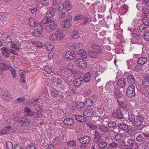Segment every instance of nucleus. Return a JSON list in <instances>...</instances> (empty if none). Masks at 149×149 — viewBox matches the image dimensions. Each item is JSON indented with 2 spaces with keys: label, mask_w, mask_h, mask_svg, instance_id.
Wrapping results in <instances>:
<instances>
[{
  "label": "nucleus",
  "mask_w": 149,
  "mask_h": 149,
  "mask_svg": "<svg viewBox=\"0 0 149 149\" xmlns=\"http://www.w3.org/2000/svg\"><path fill=\"white\" fill-rule=\"evenodd\" d=\"M92 51L89 50L88 52V55L93 58L100 57L102 53V48L100 45L98 44H93L91 46Z\"/></svg>",
  "instance_id": "1"
},
{
  "label": "nucleus",
  "mask_w": 149,
  "mask_h": 149,
  "mask_svg": "<svg viewBox=\"0 0 149 149\" xmlns=\"http://www.w3.org/2000/svg\"><path fill=\"white\" fill-rule=\"evenodd\" d=\"M65 37V34H64L60 29H57L55 33L51 34L49 39L52 41L57 40L62 43L64 42L63 39Z\"/></svg>",
  "instance_id": "2"
},
{
  "label": "nucleus",
  "mask_w": 149,
  "mask_h": 149,
  "mask_svg": "<svg viewBox=\"0 0 149 149\" xmlns=\"http://www.w3.org/2000/svg\"><path fill=\"white\" fill-rule=\"evenodd\" d=\"M72 17L69 15H67L66 18L62 22L64 24V25L62 28V30L65 33H68L69 31L68 28L71 25V20Z\"/></svg>",
  "instance_id": "3"
},
{
  "label": "nucleus",
  "mask_w": 149,
  "mask_h": 149,
  "mask_svg": "<svg viewBox=\"0 0 149 149\" xmlns=\"http://www.w3.org/2000/svg\"><path fill=\"white\" fill-rule=\"evenodd\" d=\"M144 117L141 115L138 114L136 117L135 120L133 125L135 126L139 127L138 130H141L143 128L142 126H141L143 124Z\"/></svg>",
  "instance_id": "4"
},
{
  "label": "nucleus",
  "mask_w": 149,
  "mask_h": 149,
  "mask_svg": "<svg viewBox=\"0 0 149 149\" xmlns=\"http://www.w3.org/2000/svg\"><path fill=\"white\" fill-rule=\"evenodd\" d=\"M42 31L41 26L39 23H37L34 27V29L32 31V34L35 36L40 37L41 35V32Z\"/></svg>",
  "instance_id": "5"
},
{
  "label": "nucleus",
  "mask_w": 149,
  "mask_h": 149,
  "mask_svg": "<svg viewBox=\"0 0 149 149\" xmlns=\"http://www.w3.org/2000/svg\"><path fill=\"white\" fill-rule=\"evenodd\" d=\"M135 85H129L126 91L127 95L128 96L132 97L135 96Z\"/></svg>",
  "instance_id": "6"
},
{
  "label": "nucleus",
  "mask_w": 149,
  "mask_h": 149,
  "mask_svg": "<svg viewBox=\"0 0 149 149\" xmlns=\"http://www.w3.org/2000/svg\"><path fill=\"white\" fill-rule=\"evenodd\" d=\"M99 127V132L102 134H104L105 132L109 133L110 134L115 133V132L113 130L110 131L109 128L104 125H100Z\"/></svg>",
  "instance_id": "7"
},
{
  "label": "nucleus",
  "mask_w": 149,
  "mask_h": 149,
  "mask_svg": "<svg viewBox=\"0 0 149 149\" xmlns=\"http://www.w3.org/2000/svg\"><path fill=\"white\" fill-rule=\"evenodd\" d=\"M24 111L25 112H26L27 114L29 116H34L36 118H39L40 116V113L38 110H36V112L34 113L29 108H26L24 109Z\"/></svg>",
  "instance_id": "8"
},
{
  "label": "nucleus",
  "mask_w": 149,
  "mask_h": 149,
  "mask_svg": "<svg viewBox=\"0 0 149 149\" xmlns=\"http://www.w3.org/2000/svg\"><path fill=\"white\" fill-rule=\"evenodd\" d=\"M113 117L117 119H121L123 118V116L119 108H116L113 111L112 113Z\"/></svg>",
  "instance_id": "9"
},
{
  "label": "nucleus",
  "mask_w": 149,
  "mask_h": 149,
  "mask_svg": "<svg viewBox=\"0 0 149 149\" xmlns=\"http://www.w3.org/2000/svg\"><path fill=\"white\" fill-rule=\"evenodd\" d=\"M127 142L129 144L131 149H137L138 148V143L132 139H128Z\"/></svg>",
  "instance_id": "10"
},
{
  "label": "nucleus",
  "mask_w": 149,
  "mask_h": 149,
  "mask_svg": "<svg viewBox=\"0 0 149 149\" xmlns=\"http://www.w3.org/2000/svg\"><path fill=\"white\" fill-rule=\"evenodd\" d=\"M18 122L23 126H27L29 125V121L26 116H24L19 119Z\"/></svg>",
  "instance_id": "11"
},
{
  "label": "nucleus",
  "mask_w": 149,
  "mask_h": 149,
  "mask_svg": "<svg viewBox=\"0 0 149 149\" xmlns=\"http://www.w3.org/2000/svg\"><path fill=\"white\" fill-rule=\"evenodd\" d=\"M79 140L81 143L86 144H88L91 142V139L89 136H87L79 138Z\"/></svg>",
  "instance_id": "12"
},
{
  "label": "nucleus",
  "mask_w": 149,
  "mask_h": 149,
  "mask_svg": "<svg viewBox=\"0 0 149 149\" xmlns=\"http://www.w3.org/2000/svg\"><path fill=\"white\" fill-rule=\"evenodd\" d=\"M83 115L87 117H91L94 114L93 111L90 109H87L85 110L83 112Z\"/></svg>",
  "instance_id": "13"
},
{
  "label": "nucleus",
  "mask_w": 149,
  "mask_h": 149,
  "mask_svg": "<svg viewBox=\"0 0 149 149\" xmlns=\"http://www.w3.org/2000/svg\"><path fill=\"white\" fill-rule=\"evenodd\" d=\"M5 40L8 47H13V42L12 41L10 36H6L4 37Z\"/></svg>",
  "instance_id": "14"
},
{
  "label": "nucleus",
  "mask_w": 149,
  "mask_h": 149,
  "mask_svg": "<svg viewBox=\"0 0 149 149\" xmlns=\"http://www.w3.org/2000/svg\"><path fill=\"white\" fill-rule=\"evenodd\" d=\"M127 81L129 85L132 84L133 85H135V79L132 75L130 74L127 76Z\"/></svg>",
  "instance_id": "15"
},
{
  "label": "nucleus",
  "mask_w": 149,
  "mask_h": 149,
  "mask_svg": "<svg viewBox=\"0 0 149 149\" xmlns=\"http://www.w3.org/2000/svg\"><path fill=\"white\" fill-rule=\"evenodd\" d=\"M65 57L67 59L72 60L75 58V55L74 52L71 51L67 52L65 55Z\"/></svg>",
  "instance_id": "16"
},
{
  "label": "nucleus",
  "mask_w": 149,
  "mask_h": 149,
  "mask_svg": "<svg viewBox=\"0 0 149 149\" xmlns=\"http://www.w3.org/2000/svg\"><path fill=\"white\" fill-rule=\"evenodd\" d=\"M131 34L133 38L138 39L140 38V33L137 29H134Z\"/></svg>",
  "instance_id": "17"
},
{
  "label": "nucleus",
  "mask_w": 149,
  "mask_h": 149,
  "mask_svg": "<svg viewBox=\"0 0 149 149\" xmlns=\"http://www.w3.org/2000/svg\"><path fill=\"white\" fill-rule=\"evenodd\" d=\"M114 93L117 99H120L123 97L122 92L120 91V89L118 88H115Z\"/></svg>",
  "instance_id": "18"
},
{
  "label": "nucleus",
  "mask_w": 149,
  "mask_h": 149,
  "mask_svg": "<svg viewBox=\"0 0 149 149\" xmlns=\"http://www.w3.org/2000/svg\"><path fill=\"white\" fill-rule=\"evenodd\" d=\"M56 9L52 7H50L48 9V10L46 14L47 15H49L50 17H53L55 15V12Z\"/></svg>",
  "instance_id": "19"
},
{
  "label": "nucleus",
  "mask_w": 149,
  "mask_h": 149,
  "mask_svg": "<svg viewBox=\"0 0 149 149\" xmlns=\"http://www.w3.org/2000/svg\"><path fill=\"white\" fill-rule=\"evenodd\" d=\"M117 102L118 105L122 109H125L127 107V104L126 101H121L119 100H117Z\"/></svg>",
  "instance_id": "20"
},
{
  "label": "nucleus",
  "mask_w": 149,
  "mask_h": 149,
  "mask_svg": "<svg viewBox=\"0 0 149 149\" xmlns=\"http://www.w3.org/2000/svg\"><path fill=\"white\" fill-rule=\"evenodd\" d=\"M29 72V71L28 70L26 71L21 70L20 71V80L21 82H24L25 81L26 78L25 76L26 74L27 73H28Z\"/></svg>",
  "instance_id": "21"
},
{
  "label": "nucleus",
  "mask_w": 149,
  "mask_h": 149,
  "mask_svg": "<svg viewBox=\"0 0 149 149\" xmlns=\"http://www.w3.org/2000/svg\"><path fill=\"white\" fill-rule=\"evenodd\" d=\"M109 140L108 139H106L104 141L101 140L99 142L97 146L100 148H104L107 146V143H109Z\"/></svg>",
  "instance_id": "22"
},
{
  "label": "nucleus",
  "mask_w": 149,
  "mask_h": 149,
  "mask_svg": "<svg viewBox=\"0 0 149 149\" xmlns=\"http://www.w3.org/2000/svg\"><path fill=\"white\" fill-rule=\"evenodd\" d=\"M117 84V85L121 88L125 87L126 84L125 79L123 78H120L118 81Z\"/></svg>",
  "instance_id": "23"
},
{
  "label": "nucleus",
  "mask_w": 149,
  "mask_h": 149,
  "mask_svg": "<svg viewBox=\"0 0 149 149\" xmlns=\"http://www.w3.org/2000/svg\"><path fill=\"white\" fill-rule=\"evenodd\" d=\"M148 61L147 59L144 57H141L139 58L137 61V63L138 64L143 65Z\"/></svg>",
  "instance_id": "24"
},
{
  "label": "nucleus",
  "mask_w": 149,
  "mask_h": 149,
  "mask_svg": "<svg viewBox=\"0 0 149 149\" xmlns=\"http://www.w3.org/2000/svg\"><path fill=\"white\" fill-rule=\"evenodd\" d=\"M74 121L73 119L71 118H68L64 120L63 123L66 125H70L73 123Z\"/></svg>",
  "instance_id": "25"
},
{
  "label": "nucleus",
  "mask_w": 149,
  "mask_h": 149,
  "mask_svg": "<svg viewBox=\"0 0 149 149\" xmlns=\"http://www.w3.org/2000/svg\"><path fill=\"white\" fill-rule=\"evenodd\" d=\"M53 82L55 85L58 86L61 85L62 81L60 78L54 77L53 78Z\"/></svg>",
  "instance_id": "26"
},
{
  "label": "nucleus",
  "mask_w": 149,
  "mask_h": 149,
  "mask_svg": "<svg viewBox=\"0 0 149 149\" xmlns=\"http://www.w3.org/2000/svg\"><path fill=\"white\" fill-rule=\"evenodd\" d=\"M11 67V65L10 64L6 65L2 63H0V70H6L9 69Z\"/></svg>",
  "instance_id": "27"
},
{
  "label": "nucleus",
  "mask_w": 149,
  "mask_h": 149,
  "mask_svg": "<svg viewBox=\"0 0 149 149\" xmlns=\"http://www.w3.org/2000/svg\"><path fill=\"white\" fill-rule=\"evenodd\" d=\"M2 53L3 55L5 58L8 57L10 54V52L9 50L7 49L6 47L2 48Z\"/></svg>",
  "instance_id": "28"
},
{
  "label": "nucleus",
  "mask_w": 149,
  "mask_h": 149,
  "mask_svg": "<svg viewBox=\"0 0 149 149\" xmlns=\"http://www.w3.org/2000/svg\"><path fill=\"white\" fill-rule=\"evenodd\" d=\"M76 106L79 111H81L84 108V104L83 102H78L76 103Z\"/></svg>",
  "instance_id": "29"
},
{
  "label": "nucleus",
  "mask_w": 149,
  "mask_h": 149,
  "mask_svg": "<svg viewBox=\"0 0 149 149\" xmlns=\"http://www.w3.org/2000/svg\"><path fill=\"white\" fill-rule=\"evenodd\" d=\"M83 79L82 78H79L75 80L74 83V85L77 87L81 85L83 82Z\"/></svg>",
  "instance_id": "30"
},
{
  "label": "nucleus",
  "mask_w": 149,
  "mask_h": 149,
  "mask_svg": "<svg viewBox=\"0 0 149 149\" xmlns=\"http://www.w3.org/2000/svg\"><path fill=\"white\" fill-rule=\"evenodd\" d=\"M75 118L78 121L80 122H85L86 121V119L84 116L79 115H76Z\"/></svg>",
  "instance_id": "31"
},
{
  "label": "nucleus",
  "mask_w": 149,
  "mask_h": 149,
  "mask_svg": "<svg viewBox=\"0 0 149 149\" xmlns=\"http://www.w3.org/2000/svg\"><path fill=\"white\" fill-rule=\"evenodd\" d=\"M78 54L81 57L86 58L87 57V54L86 52L83 49H80L78 52Z\"/></svg>",
  "instance_id": "32"
},
{
  "label": "nucleus",
  "mask_w": 149,
  "mask_h": 149,
  "mask_svg": "<svg viewBox=\"0 0 149 149\" xmlns=\"http://www.w3.org/2000/svg\"><path fill=\"white\" fill-rule=\"evenodd\" d=\"M58 91L55 88L53 89L51 92V95L54 97H56L58 96Z\"/></svg>",
  "instance_id": "33"
},
{
  "label": "nucleus",
  "mask_w": 149,
  "mask_h": 149,
  "mask_svg": "<svg viewBox=\"0 0 149 149\" xmlns=\"http://www.w3.org/2000/svg\"><path fill=\"white\" fill-rule=\"evenodd\" d=\"M91 74L89 72H87L85 75L84 78V81L85 82H88L90 80L91 78Z\"/></svg>",
  "instance_id": "34"
},
{
  "label": "nucleus",
  "mask_w": 149,
  "mask_h": 149,
  "mask_svg": "<svg viewBox=\"0 0 149 149\" xmlns=\"http://www.w3.org/2000/svg\"><path fill=\"white\" fill-rule=\"evenodd\" d=\"M57 26V24L54 23L52 24L48 25L47 26V28L52 31H53L56 29Z\"/></svg>",
  "instance_id": "35"
},
{
  "label": "nucleus",
  "mask_w": 149,
  "mask_h": 149,
  "mask_svg": "<svg viewBox=\"0 0 149 149\" xmlns=\"http://www.w3.org/2000/svg\"><path fill=\"white\" fill-rule=\"evenodd\" d=\"M142 84L147 86H149V79L148 77H146L142 80Z\"/></svg>",
  "instance_id": "36"
},
{
  "label": "nucleus",
  "mask_w": 149,
  "mask_h": 149,
  "mask_svg": "<svg viewBox=\"0 0 149 149\" xmlns=\"http://www.w3.org/2000/svg\"><path fill=\"white\" fill-rule=\"evenodd\" d=\"M128 125L125 123H118V127L122 130H125L128 128Z\"/></svg>",
  "instance_id": "37"
},
{
  "label": "nucleus",
  "mask_w": 149,
  "mask_h": 149,
  "mask_svg": "<svg viewBox=\"0 0 149 149\" xmlns=\"http://www.w3.org/2000/svg\"><path fill=\"white\" fill-rule=\"evenodd\" d=\"M84 18V16L78 14L74 17L73 20L74 21L82 20Z\"/></svg>",
  "instance_id": "38"
},
{
  "label": "nucleus",
  "mask_w": 149,
  "mask_h": 149,
  "mask_svg": "<svg viewBox=\"0 0 149 149\" xmlns=\"http://www.w3.org/2000/svg\"><path fill=\"white\" fill-rule=\"evenodd\" d=\"M142 22L144 25L149 26V19L147 17H145L142 19Z\"/></svg>",
  "instance_id": "39"
},
{
  "label": "nucleus",
  "mask_w": 149,
  "mask_h": 149,
  "mask_svg": "<svg viewBox=\"0 0 149 149\" xmlns=\"http://www.w3.org/2000/svg\"><path fill=\"white\" fill-rule=\"evenodd\" d=\"M71 35L72 38L73 39H75L79 37L80 33L78 31L74 30L72 32Z\"/></svg>",
  "instance_id": "40"
},
{
  "label": "nucleus",
  "mask_w": 149,
  "mask_h": 149,
  "mask_svg": "<svg viewBox=\"0 0 149 149\" xmlns=\"http://www.w3.org/2000/svg\"><path fill=\"white\" fill-rule=\"evenodd\" d=\"M136 117L132 114H129L127 119L129 121L131 122L133 125V123H134Z\"/></svg>",
  "instance_id": "41"
},
{
  "label": "nucleus",
  "mask_w": 149,
  "mask_h": 149,
  "mask_svg": "<svg viewBox=\"0 0 149 149\" xmlns=\"http://www.w3.org/2000/svg\"><path fill=\"white\" fill-rule=\"evenodd\" d=\"M52 22V20L48 17H46L44 18L42 21L43 24H48Z\"/></svg>",
  "instance_id": "42"
},
{
  "label": "nucleus",
  "mask_w": 149,
  "mask_h": 149,
  "mask_svg": "<svg viewBox=\"0 0 149 149\" xmlns=\"http://www.w3.org/2000/svg\"><path fill=\"white\" fill-rule=\"evenodd\" d=\"M86 104L88 107H91L93 104V100L91 99H88L86 101Z\"/></svg>",
  "instance_id": "43"
},
{
  "label": "nucleus",
  "mask_w": 149,
  "mask_h": 149,
  "mask_svg": "<svg viewBox=\"0 0 149 149\" xmlns=\"http://www.w3.org/2000/svg\"><path fill=\"white\" fill-rule=\"evenodd\" d=\"M141 11H142L143 15L144 16L146 17L149 14V9L145 7H143Z\"/></svg>",
  "instance_id": "44"
},
{
  "label": "nucleus",
  "mask_w": 149,
  "mask_h": 149,
  "mask_svg": "<svg viewBox=\"0 0 149 149\" xmlns=\"http://www.w3.org/2000/svg\"><path fill=\"white\" fill-rule=\"evenodd\" d=\"M108 127L110 128H114L116 126V124L114 121H111L107 123Z\"/></svg>",
  "instance_id": "45"
},
{
  "label": "nucleus",
  "mask_w": 149,
  "mask_h": 149,
  "mask_svg": "<svg viewBox=\"0 0 149 149\" xmlns=\"http://www.w3.org/2000/svg\"><path fill=\"white\" fill-rule=\"evenodd\" d=\"M65 8L68 10H70L72 6L70 2L68 1L65 2Z\"/></svg>",
  "instance_id": "46"
},
{
  "label": "nucleus",
  "mask_w": 149,
  "mask_h": 149,
  "mask_svg": "<svg viewBox=\"0 0 149 149\" xmlns=\"http://www.w3.org/2000/svg\"><path fill=\"white\" fill-rule=\"evenodd\" d=\"M144 40L146 41H149V31H146L144 33L143 36Z\"/></svg>",
  "instance_id": "47"
},
{
  "label": "nucleus",
  "mask_w": 149,
  "mask_h": 149,
  "mask_svg": "<svg viewBox=\"0 0 149 149\" xmlns=\"http://www.w3.org/2000/svg\"><path fill=\"white\" fill-rule=\"evenodd\" d=\"M136 140L138 142H142L144 141V138L141 135L139 134L136 137Z\"/></svg>",
  "instance_id": "48"
},
{
  "label": "nucleus",
  "mask_w": 149,
  "mask_h": 149,
  "mask_svg": "<svg viewBox=\"0 0 149 149\" xmlns=\"http://www.w3.org/2000/svg\"><path fill=\"white\" fill-rule=\"evenodd\" d=\"M118 144L115 142H112L108 144V146L110 148L115 149L117 146H118Z\"/></svg>",
  "instance_id": "49"
},
{
  "label": "nucleus",
  "mask_w": 149,
  "mask_h": 149,
  "mask_svg": "<svg viewBox=\"0 0 149 149\" xmlns=\"http://www.w3.org/2000/svg\"><path fill=\"white\" fill-rule=\"evenodd\" d=\"M7 149H13V146L12 143L10 141H7L6 144Z\"/></svg>",
  "instance_id": "50"
},
{
  "label": "nucleus",
  "mask_w": 149,
  "mask_h": 149,
  "mask_svg": "<svg viewBox=\"0 0 149 149\" xmlns=\"http://www.w3.org/2000/svg\"><path fill=\"white\" fill-rule=\"evenodd\" d=\"M29 23L30 25L31 26H34L37 25V23H36L35 22L33 18H30L29 20Z\"/></svg>",
  "instance_id": "51"
},
{
  "label": "nucleus",
  "mask_w": 149,
  "mask_h": 149,
  "mask_svg": "<svg viewBox=\"0 0 149 149\" xmlns=\"http://www.w3.org/2000/svg\"><path fill=\"white\" fill-rule=\"evenodd\" d=\"M67 144L70 147H73L75 146L76 145V143L74 141L71 140L68 142Z\"/></svg>",
  "instance_id": "52"
},
{
  "label": "nucleus",
  "mask_w": 149,
  "mask_h": 149,
  "mask_svg": "<svg viewBox=\"0 0 149 149\" xmlns=\"http://www.w3.org/2000/svg\"><path fill=\"white\" fill-rule=\"evenodd\" d=\"M2 98L4 100L8 101L10 98V94H8L7 95H3L2 96Z\"/></svg>",
  "instance_id": "53"
},
{
  "label": "nucleus",
  "mask_w": 149,
  "mask_h": 149,
  "mask_svg": "<svg viewBox=\"0 0 149 149\" xmlns=\"http://www.w3.org/2000/svg\"><path fill=\"white\" fill-rule=\"evenodd\" d=\"M122 137V135L120 134H118L115 137L114 139L116 141H119L121 139Z\"/></svg>",
  "instance_id": "54"
},
{
  "label": "nucleus",
  "mask_w": 149,
  "mask_h": 149,
  "mask_svg": "<svg viewBox=\"0 0 149 149\" xmlns=\"http://www.w3.org/2000/svg\"><path fill=\"white\" fill-rule=\"evenodd\" d=\"M146 29V27L145 25L143 24H141L139 27V30L141 32H144Z\"/></svg>",
  "instance_id": "55"
},
{
  "label": "nucleus",
  "mask_w": 149,
  "mask_h": 149,
  "mask_svg": "<svg viewBox=\"0 0 149 149\" xmlns=\"http://www.w3.org/2000/svg\"><path fill=\"white\" fill-rule=\"evenodd\" d=\"M90 73L91 74V78L92 79H95L96 80V77L97 76V73L95 72Z\"/></svg>",
  "instance_id": "56"
},
{
  "label": "nucleus",
  "mask_w": 149,
  "mask_h": 149,
  "mask_svg": "<svg viewBox=\"0 0 149 149\" xmlns=\"http://www.w3.org/2000/svg\"><path fill=\"white\" fill-rule=\"evenodd\" d=\"M64 5L62 3H60L57 5V7L58 11L62 10L63 8Z\"/></svg>",
  "instance_id": "57"
},
{
  "label": "nucleus",
  "mask_w": 149,
  "mask_h": 149,
  "mask_svg": "<svg viewBox=\"0 0 149 149\" xmlns=\"http://www.w3.org/2000/svg\"><path fill=\"white\" fill-rule=\"evenodd\" d=\"M46 72L49 74H50L51 75H52L56 74V72H55L52 71V70L49 67L47 68V69L46 71Z\"/></svg>",
  "instance_id": "58"
},
{
  "label": "nucleus",
  "mask_w": 149,
  "mask_h": 149,
  "mask_svg": "<svg viewBox=\"0 0 149 149\" xmlns=\"http://www.w3.org/2000/svg\"><path fill=\"white\" fill-rule=\"evenodd\" d=\"M65 16V13L64 12H62L58 15V18L60 19H63Z\"/></svg>",
  "instance_id": "59"
},
{
  "label": "nucleus",
  "mask_w": 149,
  "mask_h": 149,
  "mask_svg": "<svg viewBox=\"0 0 149 149\" xmlns=\"http://www.w3.org/2000/svg\"><path fill=\"white\" fill-rule=\"evenodd\" d=\"M134 70L136 71L139 72L142 70V68L141 66L136 65L134 66Z\"/></svg>",
  "instance_id": "60"
},
{
  "label": "nucleus",
  "mask_w": 149,
  "mask_h": 149,
  "mask_svg": "<svg viewBox=\"0 0 149 149\" xmlns=\"http://www.w3.org/2000/svg\"><path fill=\"white\" fill-rule=\"evenodd\" d=\"M142 3H138L136 5L137 8L140 11H141L142 10Z\"/></svg>",
  "instance_id": "61"
},
{
  "label": "nucleus",
  "mask_w": 149,
  "mask_h": 149,
  "mask_svg": "<svg viewBox=\"0 0 149 149\" xmlns=\"http://www.w3.org/2000/svg\"><path fill=\"white\" fill-rule=\"evenodd\" d=\"M60 140L59 138H55L53 141V143L55 144H56L59 143L60 142Z\"/></svg>",
  "instance_id": "62"
},
{
  "label": "nucleus",
  "mask_w": 149,
  "mask_h": 149,
  "mask_svg": "<svg viewBox=\"0 0 149 149\" xmlns=\"http://www.w3.org/2000/svg\"><path fill=\"white\" fill-rule=\"evenodd\" d=\"M142 3L147 7H149V0H143Z\"/></svg>",
  "instance_id": "63"
},
{
  "label": "nucleus",
  "mask_w": 149,
  "mask_h": 149,
  "mask_svg": "<svg viewBox=\"0 0 149 149\" xmlns=\"http://www.w3.org/2000/svg\"><path fill=\"white\" fill-rule=\"evenodd\" d=\"M26 149H36V147L33 145L30 144L27 146Z\"/></svg>",
  "instance_id": "64"
}]
</instances>
